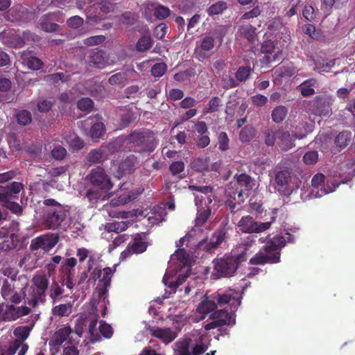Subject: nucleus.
Wrapping results in <instances>:
<instances>
[{
    "label": "nucleus",
    "instance_id": "72a5a7b5",
    "mask_svg": "<svg viewBox=\"0 0 355 355\" xmlns=\"http://www.w3.org/2000/svg\"><path fill=\"white\" fill-rule=\"evenodd\" d=\"M240 32L243 37L247 39L250 43H254L257 40V35L256 28L252 25H245L240 27Z\"/></svg>",
    "mask_w": 355,
    "mask_h": 355
},
{
    "label": "nucleus",
    "instance_id": "c9c22d12",
    "mask_svg": "<svg viewBox=\"0 0 355 355\" xmlns=\"http://www.w3.org/2000/svg\"><path fill=\"white\" fill-rule=\"evenodd\" d=\"M153 46V40L150 36L144 35L136 44V49L139 52L147 51Z\"/></svg>",
    "mask_w": 355,
    "mask_h": 355
},
{
    "label": "nucleus",
    "instance_id": "3c124183",
    "mask_svg": "<svg viewBox=\"0 0 355 355\" xmlns=\"http://www.w3.org/2000/svg\"><path fill=\"white\" fill-rule=\"evenodd\" d=\"M153 216H150L149 219L153 218L155 221L153 223H159L162 221L164 220L167 213L166 212L164 208H162L160 207H155L153 209Z\"/></svg>",
    "mask_w": 355,
    "mask_h": 355
},
{
    "label": "nucleus",
    "instance_id": "f704fd0d",
    "mask_svg": "<svg viewBox=\"0 0 355 355\" xmlns=\"http://www.w3.org/2000/svg\"><path fill=\"white\" fill-rule=\"evenodd\" d=\"M303 33L313 38V40H318L323 37L322 33L320 29L316 28L315 25L312 24H306L302 26Z\"/></svg>",
    "mask_w": 355,
    "mask_h": 355
},
{
    "label": "nucleus",
    "instance_id": "6e6d98bb",
    "mask_svg": "<svg viewBox=\"0 0 355 355\" xmlns=\"http://www.w3.org/2000/svg\"><path fill=\"white\" fill-rule=\"evenodd\" d=\"M167 71V65L164 62L155 63L151 69V74L155 77H161Z\"/></svg>",
    "mask_w": 355,
    "mask_h": 355
},
{
    "label": "nucleus",
    "instance_id": "ddd939ff",
    "mask_svg": "<svg viewBox=\"0 0 355 355\" xmlns=\"http://www.w3.org/2000/svg\"><path fill=\"white\" fill-rule=\"evenodd\" d=\"M58 241L57 237L49 234L41 235L31 241L30 249L32 251L42 249L44 251L48 252L56 245Z\"/></svg>",
    "mask_w": 355,
    "mask_h": 355
},
{
    "label": "nucleus",
    "instance_id": "1a4fd4ad",
    "mask_svg": "<svg viewBox=\"0 0 355 355\" xmlns=\"http://www.w3.org/2000/svg\"><path fill=\"white\" fill-rule=\"evenodd\" d=\"M235 312L232 310L230 312L226 309L215 311L210 316L213 321L206 324L205 329L210 330L217 327H223V325H234L236 323Z\"/></svg>",
    "mask_w": 355,
    "mask_h": 355
},
{
    "label": "nucleus",
    "instance_id": "9d476101",
    "mask_svg": "<svg viewBox=\"0 0 355 355\" xmlns=\"http://www.w3.org/2000/svg\"><path fill=\"white\" fill-rule=\"evenodd\" d=\"M228 230V225L226 223L214 232L209 242L207 240L201 241L198 244V248L205 251L215 250L227 239Z\"/></svg>",
    "mask_w": 355,
    "mask_h": 355
},
{
    "label": "nucleus",
    "instance_id": "37998d69",
    "mask_svg": "<svg viewBox=\"0 0 355 355\" xmlns=\"http://www.w3.org/2000/svg\"><path fill=\"white\" fill-rule=\"evenodd\" d=\"M196 71L193 68H190L186 69L184 71L177 73L174 75V80L179 82L182 83L184 81L189 80V79L196 76Z\"/></svg>",
    "mask_w": 355,
    "mask_h": 355
},
{
    "label": "nucleus",
    "instance_id": "2eb2a0df",
    "mask_svg": "<svg viewBox=\"0 0 355 355\" xmlns=\"http://www.w3.org/2000/svg\"><path fill=\"white\" fill-rule=\"evenodd\" d=\"M286 245V239L282 236H275L266 241V244L261 250L270 255L279 254V263L280 262L281 250Z\"/></svg>",
    "mask_w": 355,
    "mask_h": 355
},
{
    "label": "nucleus",
    "instance_id": "bf43d9fd",
    "mask_svg": "<svg viewBox=\"0 0 355 355\" xmlns=\"http://www.w3.org/2000/svg\"><path fill=\"white\" fill-rule=\"evenodd\" d=\"M105 132L104 124L101 122L94 123L90 130V134L93 138H100Z\"/></svg>",
    "mask_w": 355,
    "mask_h": 355
},
{
    "label": "nucleus",
    "instance_id": "7ed1b4c3",
    "mask_svg": "<svg viewBox=\"0 0 355 355\" xmlns=\"http://www.w3.org/2000/svg\"><path fill=\"white\" fill-rule=\"evenodd\" d=\"M129 148L139 153H150L157 146L155 133L150 130H135L126 137Z\"/></svg>",
    "mask_w": 355,
    "mask_h": 355
},
{
    "label": "nucleus",
    "instance_id": "052dcab7",
    "mask_svg": "<svg viewBox=\"0 0 355 355\" xmlns=\"http://www.w3.org/2000/svg\"><path fill=\"white\" fill-rule=\"evenodd\" d=\"M99 331L101 334L107 339L111 338L114 332L112 327L104 322H101Z\"/></svg>",
    "mask_w": 355,
    "mask_h": 355
},
{
    "label": "nucleus",
    "instance_id": "b1692460",
    "mask_svg": "<svg viewBox=\"0 0 355 355\" xmlns=\"http://www.w3.org/2000/svg\"><path fill=\"white\" fill-rule=\"evenodd\" d=\"M59 272L62 286H66L67 288L69 289L73 288V277L75 275V270L68 269L67 268H60Z\"/></svg>",
    "mask_w": 355,
    "mask_h": 355
},
{
    "label": "nucleus",
    "instance_id": "f3484780",
    "mask_svg": "<svg viewBox=\"0 0 355 355\" xmlns=\"http://www.w3.org/2000/svg\"><path fill=\"white\" fill-rule=\"evenodd\" d=\"M279 263V254L270 255L263 251H259L250 259L251 265L275 264Z\"/></svg>",
    "mask_w": 355,
    "mask_h": 355
},
{
    "label": "nucleus",
    "instance_id": "c85d7f7f",
    "mask_svg": "<svg viewBox=\"0 0 355 355\" xmlns=\"http://www.w3.org/2000/svg\"><path fill=\"white\" fill-rule=\"evenodd\" d=\"M31 328L28 326H18L14 331L13 334L16 337L15 341H19L21 344H25L24 341L26 340L29 336Z\"/></svg>",
    "mask_w": 355,
    "mask_h": 355
},
{
    "label": "nucleus",
    "instance_id": "774afa93",
    "mask_svg": "<svg viewBox=\"0 0 355 355\" xmlns=\"http://www.w3.org/2000/svg\"><path fill=\"white\" fill-rule=\"evenodd\" d=\"M171 173L173 175L180 174L184 169V164L182 161L173 162L169 167Z\"/></svg>",
    "mask_w": 355,
    "mask_h": 355
},
{
    "label": "nucleus",
    "instance_id": "cd10ccee",
    "mask_svg": "<svg viewBox=\"0 0 355 355\" xmlns=\"http://www.w3.org/2000/svg\"><path fill=\"white\" fill-rule=\"evenodd\" d=\"M217 304L214 299L206 298L202 300L197 307L198 313L200 314H208L216 311Z\"/></svg>",
    "mask_w": 355,
    "mask_h": 355
},
{
    "label": "nucleus",
    "instance_id": "a211bd4d",
    "mask_svg": "<svg viewBox=\"0 0 355 355\" xmlns=\"http://www.w3.org/2000/svg\"><path fill=\"white\" fill-rule=\"evenodd\" d=\"M138 164V160L135 155H130L122 159L119 163L118 172L121 175L135 171Z\"/></svg>",
    "mask_w": 355,
    "mask_h": 355
},
{
    "label": "nucleus",
    "instance_id": "7c9ffc66",
    "mask_svg": "<svg viewBox=\"0 0 355 355\" xmlns=\"http://www.w3.org/2000/svg\"><path fill=\"white\" fill-rule=\"evenodd\" d=\"M352 140V133L349 131L340 132L335 138V144L343 149L347 146Z\"/></svg>",
    "mask_w": 355,
    "mask_h": 355
},
{
    "label": "nucleus",
    "instance_id": "bb28decb",
    "mask_svg": "<svg viewBox=\"0 0 355 355\" xmlns=\"http://www.w3.org/2000/svg\"><path fill=\"white\" fill-rule=\"evenodd\" d=\"M72 332L70 327H64L57 330L53 335L51 342L55 346H59L67 340Z\"/></svg>",
    "mask_w": 355,
    "mask_h": 355
},
{
    "label": "nucleus",
    "instance_id": "4468645a",
    "mask_svg": "<svg viewBox=\"0 0 355 355\" xmlns=\"http://www.w3.org/2000/svg\"><path fill=\"white\" fill-rule=\"evenodd\" d=\"M149 331L153 337L160 340L165 345L171 343L178 337V333L170 327L153 326L149 328Z\"/></svg>",
    "mask_w": 355,
    "mask_h": 355
},
{
    "label": "nucleus",
    "instance_id": "5701e85b",
    "mask_svg": "<svg viewBox=\"0 0 355 355\" xmlns=\"http://www.w3.org/2000/svg\"><path fill=\"white\" fill-rule=\"evenodd\" d=\"M317 83L318 80L315 78L306 79L297 87V89L303 96L314 95L315 94L314 87Z\"/></svg>",
    "mask_w": 355,
    "mask_h": 355
},
{
    "label": "nucleus",
    "instance_id": "473e14b6",
    "mask_svg": "<svg viewBox=\"0 0 355 355\" xmlns=\"http://www.w3.org/2000/svg\"><path fill=\"white\" fill-rule=\"evenodd\" d=\"M29 346L27 344H21L19 341L13 340L7 349V355H15L19 350L18 355H24L28 350Z\"/></svg>",
    "mask_w": 355,
    "mask_h": 355
},
{
    "label": "nucleus",
    "instance_id": "423d86ee",
    "mask_svg": "<svg viewBox=\"0 0 355 355\" xmlns=\"http://www.w3.org/2000/svg\"><path fill=\"white\" fill-rule=\"evenodd\" d=\"M148 240V234L146 232L137 233L132 236L126 249L121 252L120 259L123 260L132 254H138L143 253L149 246Z\"/></svg>",
    "mask_w": 355,
    "mask_h": 355
},
{
    "label": "nucleus",
    "instance_id": "79ce46f5",
    "mask_svg": "<svg viewBox=\"0 0 355 355\" xmlns=\"http://www.w3.org/2000/svg\"><path fill=\"white\" fill-rule=\"evenodd\" d=\"M234 178L241 188L249 189L251 187L252 177L245 173L236 174Z\"/></svg>",
    "mask_w": 355,
    "mask_h": 355
},
{
    "label": "nucleus",
    "instance_id": "5fc2aeb1",
    "mask_svg": "<svg viewBox=\"0 0 355 355\" xmlns=\"http://www.w3.org/2000/svg\"><path fill=\"white\" fill-rule=\"evenodd\" d=\"M51 155L55 160H62L67 155V150L62 146L57 145L51 150Z\"/></svg>",
    "mask_w": 355,
    "mask_h": 355
},
{
    "label": "nucleus",
    "instance_id": "4be33fe9",
    "mask_svg": "<svg viewBox=\"0 0 355 355\" xmlns=\"http://www.w3.org/2000/svg\"><path fill=\"white\" fill-rule=\"evenodd\" d=\"M192 340L189 337H184L179 339L174 344V349L178 355H191Z\"/></svg>",
    "mask_w": 355,
    "mask_h": 355
},
{
    "label": "nucleus",
    "instance_id": "338daca9",
    "mask_svg": "<svg viewBox=\"0 0 355 355\" xmlns=\"http://www.w3.org/2000/svg\"><path fill=\"white\" fill-rule=\"evenodd\" d=\"M83 24V19L79 16H73L67 19V25L72 29H78Z\"/></svg>",
    "mask_w": 355,
    "mask_h": 355
},
{
    "label": "nucleus",
    "instance_id": "9b49d317",
    "mask_svg": "<svg viewBox=\"0 0 355 355\" xmlns=\"http://www.w3.org/2000/svg\"><path fill=\"white\" fill-rule=\"evenodd\" d=\"M89 178L93 185L98 187L102 190L110 191L112 188V184L110 178H107L105 171L101 167L92 170Z\"/></svg>",
    "mask_w": 355,
    "mask_h": 355
},
{
    "label": "nucleus",
    "instance_id": "f257e3e1",
    "mask_svg": "<svg viewBox=\"0 0 355 355\" xmlns=\"http://www.w3.org/2000/svg\"><path fill=\"white\" fill-rule=\"evenodd\" d=\"M248 247L238 254H225L214 261V275L218 278L234 276L242 262L248 259Z\"/></svg>",
    "mask_w": 355,
    "mask_h": 355
},
{
    "label": "nucleus",
    "instance_id": "6ab92c4d",
    "mask_svg": "<svg viewBox=\"0 0 355 355\" xmlns=\"http://www.w3.org/2000/svg\"><path fill=\"white\" fill-rule=\"evenodd\" d=\"M2 37L3 42L10 47L19 49L24 46L20 35H16L14 31L3 33Z\"/></svg>",
    "mask_w": 355,
    "mask_h": 355
},
{
    "label": "nucleus",
    "instance_id": "c03bdc74",
    "mask_svg": "<svg viewBox=\"0 0 355 355\" xmlns=\"http://www.w3.org/2000/svg\"><path fill=\"white\" fill-rule=\"evenodd\" d=\"M108 81L111 85L123 86L127 83V73L123 72L116 73L112 75Z\"/></svg>",
    "mask_w": 355,
    "mask_h": 355
},
{
    "label": "nucleus",
    "instance_id": "680f3d73",
    "mask_svg": "<svg viewBox=\"0 0 355 355\" xmlns=\"http://www.w3.org/2000/svg\"><path fill=\"white\" fill-rule=\"evenodd\" d=\"M102 160L103 153L100 149L93 150L87 154V161L91 163H100Z\"/></svg>",
    "mask_w": 355,
    "mask_h": 355
},
{
    "label": "nucleus",
    "instance_id": "f8f14e48",
    "mask_svg": "<svg viewBox=\"0 0 355 355\" xmlns=\"http://www.w3.org/2000/svg\"><path fill=\"white\" fill-rule=\"evenodd\" d=\"M216 41L212 36H205L200 40V43L197 42L194 51L196 58L202 62L207 58H209L207 53L211 51L215 46Z\"/></svg>",
    "mask_w": 355,
    "mask_h": 355
},
{
    "label": "nucleus",
    "instance_id": "c756f323",
    "mask_svg": "<svg viewBox=\"0 0 355 355\" xmlns=\"http://www.w3.org/2000/svg\"><path fill=\"white\" fill-rule=\"evenodd\" d=\"M292 134L295 139H302L307 135V123L295 121L292 125Z\"/></svg>",
    "mask_w": 355,
    "mask_h": 355
},
{
    "label": "nucleus",
    "instance_id": "6e6552de",
    "mask_svg": "<svg viewBox=\"0 0 355 355\" xmlns=\"http://www.w3.org/2000/svg\"><path fill=\"white\" fill-rule=\"evenodd\" d=\"M217 306L229 305L232 311H236L241 303V293L236 290L230 289L224 293H216L211 295Z\"/></svg>",
    "mask_w": 355,
    "mask_h": 355
},
{
    "label": "nucleus",
    "instance_id": "a878e982",
    "mask_svg": "<svg viewBox=\"0 0 355 355\" xmlns=\"http://www.w3.org/2000/svg\"><path fill=\"white\" fill-rule=\"evenodd\" d=\"M280 128L275 126L268 127L263 131V141L268 146H273L279 137Z\"/></svg>",
    "mask_w": 355,
    "mask_h": 355
},
{
    "label": "nucleus",
    "instance_id": "e2e57ef3",
    "mask_svg": "<svg viewBox=\"0 0 355 355\" xmlns=\"http://www.w3.org/2000/svg\"><path fill=\"white\" fill-rule=\"evenodd\" d=\"M137 18L135 15L131 12H126L122 14L120 17V21L121 24L126 26H132L136 23Z\"/></svg>",
    "mask_w": 355,
    "mask_h": 355
},
{
    "label": "nucleus",
    "instance_id": "de8ad7c7",
    "mask_svg": "<svg viewBox=\"0 0 355 355\" xmlns=\"http://www.w3.org/2000/svg\"><path fill=\"white\" fill-rule=\"evenodd\" d=\"M218 149L225 152L230 149V139L225 132H220L218 136Z\"/></svg>",
    "mask_w": 355,
    "mask_h": 355
},
{
    "label": "nucleus",
    "instance_id": "a18cd8bd",
    "mask_svg": "<svg viewBox=\"0 0 355 355\" xmlns=\"http://www.w3.org/2000/svg\"><path fill=\"white\" fill-rule=\"evenodd\" d=\"M63 286L59 285L58 282L53 281L50 286L49 296L55 302L64 292Z\"/></svg>",
    "mask_w": 355,
    "mask_h": 355
},
{
    "label": "nucleus",
    "instance_id": "20e7f679",
    "mask_svg": "<svg viewBox=\"0 0 355 355\" xmlns=\"http://www.w3.org/2000/svg\"><path fill=\"white\" fill-rule=\"evenodd\" d=\"M335 98L330 93L324 92L316 95L309 101H304L303 108L305 112L318 116H327L332 114V106Z\"/></svg>",
    "mask_w": 355,
    "mask_h": 355
},
{
    "label": "nucleus",
    "instance_id": "0e129e2a",
    "mask_svg": "<svg viewBox=\"0 0 355 355\" xmlns=\"http://www.w3.org/2000/svg\"><path fill=\"white\" fill-rule=\"evenodd\" d=\"M26 65L32 70H39L43 65L42 61L36 56H31L26 60Z\"/></svg>",
    "mask_w": 355,
    "mask_h": 355
},
{
    "label": "nucleus",
    "instance_id": "8fccbe9b",
    "mask_svg": "<svg viewBox=\"0 0 355 355\" xmlns=\"http://www.w3.org/2000/svg\"><path fill=\"white\" fill-rule=\"evenodd\" d=\"M128 228V223L125 221H116L107 224V230L109 232H119Z\"/></svg>",
    "mask_w": 355,
    "mask_h": 355
},
{
    "label": "nucleus",
    "instance_id": "39448f33",
    "mask_svg": "<svg viewBox=\"0 0 355 355\" xmlns=\"http://www.w3.org/2000/svg\"><path fill=\"white\" fill-rule=\"evenodd\" d=\"M31 304L35 307L39 302L43 303L46 298V291L49 286V277L44 273H36L32 279Z\"/></svg>",
    "mask_w": 355,
    "mask_h": 355
},
{
    "label": "nucleus",
    "instance_id": "412c9836",
    "mask_svg": "<svg viewBox=\"0 0 355 355\" xmlns=\"http://www.w3.org/2000/svg\"><path fill=\"white\" fill-rule=\"evenodd\" d=\"M56 17V14L54 12L49 13L42 17L40 21L41 29L46 33H54L56 32L60 26L56 24L51 22V19H54Z\"/></svg>",
    "mask_w": 355,
    "mask_h": 355
},
{
    "label": "nucleus",
    "instance_id": "49530a36",
    "mask_svg": "<svg viewBox=\"0 0 355 355\" xmlns=\"http://www.w3.org/2000/svg\"><path fill=\"white\" fill-rule=\"evenodd\" d=\"M17 121L22 125H27L32 121V114L28 110H21L16 114Z\"/></svg>",
    "mask_w": 355,
    "mask_h": 355
},
{
    "label": "nucleus",
    "instance_id": "ea45409f",
    "mask_svg": "<svg viewBox=\"0 0 355 355\" xmlns=\"http://www.w3.org/2000/svg\"><path fill=\"white\" fill-rule=\"evenodd\" d=\"M226 9L227 2L218 1L212 4L208 10H207V12H208L209 16L218 15L222 14Z\"/></svg>",
    "mask_w": 355,
    "mask_h": 355
},
{
    "label": "nucleus",
    "instance_id": "a19ab883",
    "mask_svg": "<svg viewBox=\"0 0 355 355\" xmlns=\"http://www.w3.org/2000/svg\"><path fill=\"white\" fill-rule=\"evenodd\" d=\"M255 130L251 126H245L239 132V139L242 143L250 141L254 135Z\"/></svg>",
    "mask_w": 355,
    "mask_h": 355
},
{
    "label": "nucleus",
    "instance_id": "09e8293b",
    "mask_svg": "<svg viewBox=\"0 0 355 355\" xmlns=\"http://www.w3.org/2000/svg\"><path fill=\"white\" fill-rule=\"evenodd\" d=\"M78 110L83 112H89L94 107V102L90 98H81L77 103Z\"/></svg>",
    "mask_w": 355,
    "mask_h": 355
},
{
    "label": "nucleus",
    "instance_id": "dca6fc26",
    "mask_svg": "<svg viewBox=\"0 0 355 355\" xmlns=\"http://www.w3.org/2000/svg\"><path fill=\"white\" fill-rule=\"evenodd\" d=\"M275 180L278 186H287L291 182V169L287 166L278 164L274 170Z\"/></svg>",
    "mask_w": 355,
    "mask_h": 355
},
{
    "label": "nucleus",
    "instance_id": "2f4dec72",
    "mask_svg": "<svg viewBox=\"0 0 355 355\" xmlns=\"http://www.w3.org/2000/svg\"><path fill=\"white\" fill-rule=\"evenodd\" d=\"M211 214L210 208H201L197 212L196 218L195 220V227L200 228L205 223L207 222V219L209 218Z\"/></svg>",
    "mask_w": 355,
    "mask_h": 355
},
{
    "label": "nucleus",
    "instance_id": "603ef678",
    "mask_svg": "<svg viewBox=\"0 0 355 355\" xmlns=\"http://www.w3.org/2000/svg\"><path fill=\"white\" fill-rule=\"evenodd\" d=\"M99 10L104 14L114 12L116 6L110 0H102L98 3Z\"/></svg>",
    "mask_w": 355,
    "mask_h": 355
},
{
    "label": "nucleus",
    "instance_id": "864d4df0",
    "mask_svg": "<svg viewBox=\"0 0 355 355\" xmlns=\"http://www.w3.org/2000/svg\"><path fill=\"white\" fill-rule=\"evenodd\" d=\"M192 168L196 171H204L207 170L209 168V163L207 162V158H196L192 163Z\"/></svg>",
    "mask_w": 355,
    "mask_h": 355
},
{
    "label": "nucleus",
    "instance_id": "e433bc0d",
    "mask_svg": "<svg viewBox=\"0 0 355 355\" xmlns=\"http://www.w3.org/2000/svg\"><path fill=\"white\" fill-rule=\"evenodd\" d=\"M220 105L221 99L218 96H214L209 100L207 107L203 109L202 114H207L208 113L217 112Z\"/></svg>",
    "mask_w": 355,
    "mask_h": 355
},
{
    "label": "nucleus",
    "instance_id": "f03ea898",
    "mask_svg": "<svg viewBox=\"0 0 355 355\" xmlns=\"http://www.w3.org/2000/svg\"><path fill=\"white\" fill-rule=\"evenodd\" d=\"M40 210L42 223L47 230H55L66 217L64 209L53 198L44 199Z\"/></svg>",
    "mask_w": 355,
    "mask_h": 355
},
{
    "label": "nucleus",
    "instance_id": "13d9d810",
    "mask_svg": "<svg viewBox=\"0 0 355 355\" xmlns=\"http://www.w3.org/2000/svg\"><path fill=\"white\" fill-rule=\"evenodd\" d=\"M302 159L304 163L306 165L315 164L318 161V153L315 150L308 151L304 153Z\"/></svg>",
    "mask_w": 355,
    "mask_h": 355
},
{
    "label": "nucleus",
    "instance_id": "4d7b16f0",
    "mask_svg": "<svg viewBox=\"0 0 355 355\" xmlns=\"http://www.w3.org/2000/svg\"><path fill=\"white\" fill-rule=\"evenodd\" d=\"M171 14V10L168 8L159 5L155 8L154 10V16L158 19H164L168 17Z\"/></svg>",
    "mask_w": 355,
    "mask_h": 355
},
{
    "label": "nucleus",
    "instance_id": "0eeeda50",
    "mask_svg": "<svg viewBox=\"0 0 355 355\" xmlns=\"http://www.w3.org/2000/svg\"><path fill=\"white\" fill-rule=\"evenodd\" d=\"M237 227L243 233H261L271 228L270 222H258L250 215L242 216L238 222Z\"/></svg>",
    "mask_w": 355,
    "mask_h": 355
},
{
    "label": "nucleus",
    "instance_id": "69168bd1",
    "mask_svg": "<svg viewBox=\"0 0 355 355\" xmlns=\"http://www.w3.org/2000/svg\"><path fill=\"white\" fill-rule=\"evenodd\" d=\"M302 16L309 21L314 20L316 17V12L313 6L311 5L304 6L302 10Z\"/></svg>",
    "mask_w": 355,
    "mask_h": 355
},
{
    "label": "nucleus",
    "instance_id": "4c0bfd02",
    "mask_svg": "<svg viewBox=\"0 0 355 355\" xmlns=\"http://www.w3.org/2000/svg\"><path fill=\"white\" fill-rule=\"evenodd\" d=\"M288 114V109L283 105L277 106L272 112V119L275 123H281Z\"/></svg>",
    "mask_w": 355,
    "mask_h": 355
},
{
    "label": "nucleus",
    "instance_id": "58836bf2",
    "mask_svg": "<svg viewBox=\"0 0 355 355\" xmlns=\"http://www.w3.org/2000/svg\"><path fill=\"white\" fill-rule=\"evenodd\" d=\"M252 71L250 66L239 67L235 73V78L239 83L246 81L250 78Z\"/></svg>",
    "mask_w": 355,
    "mask_h": 355
},
{
    "label": "nucleus",
    "instance_id": "aec40b11",
    "mask_svg": "<svg viewBox=\"0 0 355 355\" xmlns=\"http://www.w3.org/2000/svg\"><path fill=\"white\" fill-rule=\"evenodd\" d=\"M293 133L291 134L287 131H284L280 129L279 135V146L283 151H287L291 149L295 146V139H293Z\"/></svg>",
    "mask_w": 355,
    "mask_h": 355
},
{
    "label": "nucleus",
    "instance_id": "393cba45",
    "mask_svg": "<svg viewBox=\"0 0 355 355\" xmlns=\"http://www.w3.org/2000/svg\"><path fill=\"white\" fill-rule=\"evenodd\" d=\"M89 64L98 69L104 68L106 64L105 53L100 50L92 51L89 56Z\"/></svg>",
    "mask_w": 355,
    "mask_h": 355
}]
</instances>
